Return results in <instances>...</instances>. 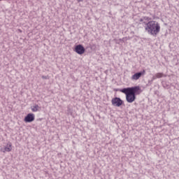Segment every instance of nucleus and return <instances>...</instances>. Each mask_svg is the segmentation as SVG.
<instances>
[{
	"label": "nucleus",
	"mask_w": 179,
	"mask_h": 179,
	"mask_svg": "<svg viewBox=\"0 0 179 179\" xmlns=\"http://www.w3.org/2000/svg\"><path fill=\"white\" fill-rule=\"evenodd\" d=\"M12 150V143L7 144V146H6L4 148H1L0 152H3V153H5V152H10Z\"/></svg>",
	"instance_id": "nucleus-7"
},
{
	"label": "nucleus",
	"mask_w": 179,
	"mask_h": 179,
	"mask_svg": "<svg viewBox=\"0 0 179 179\" xmlns=\"http://www.w3.org/2000/svg\"><path fill=\"white\" fill-rule=\"evenodd\" d=\"M18 31H20V33L22 32V31L21 29H18Z\"/></svg>",
	"instance_id": "nucleus-16"
},
{
	"label": "nucleus",
	"mask_w": 179,
	"mask_h": 179,
	"mask_svg": "<svg viewBox=\"0 0 179 179\" xmlns=\"http://www.w3.org/2000/svg\"><path fill=\"white\" fill-rule=\"evenodd\" d=\"M157 78L160 79V78H163V76H164V74H163V73H157L155 74Z\"/></svg>",
	"instance_id": "nucleus-9"
},
{
	"label": "nucleus",
	"mask_w": 179,
	"mask_h": 179,
	"mask_svg": "<svg viewBox=\"0 0 179 179\" xmlns=\"http://www.w3.org/2000/svg\"><path fill=\"white\" fill-rule=\"evenodd\" d=\"M42 79H50V76H42Z\"/></svg>",
	"instance_id": "nucleus-11"
},
{
	"label": "nucleus",
	"mask_w": 179,
	"mask_h": 179,
	"mask_svg": "<svg viewBox=\"0 0 179 179\" xmlns=\"http://www.w3.org/2000/svg\"><path fill=\"white\" fill-rule=\"evenodd\" d=\"M146 73V71L145 70H143L142 71L134 73L131 76V80H138L143 75H145Z\"/></svg>",
	"instance_id": "nucleus-5"
},
{
	"label": "nucleus",
	"mask_w": 179,
	"mask_h": 179,
	"mask_svg": "<svg viewBox=\"0 0 179 179\" xmlns=\"http://www.w3.org/2000/svg\"><path fill=\"white\" fill-rule=\"evenodd\" d=\"M145 24V31L148 34H151L154 37H156L159 33H160V24L156 21H150L148 22H143Z\"/></svg>",
	"instance_id": "nucleus-2"
},
{
	"label": "nucleus",
	"mask_w": 179,
	"mask_h": 179,
	"mask_svg": "<svg viewBox=\"0 0 179 179\" xmlns=\"http://www.w3.org/2000/svg\"><path fill=\"white\" fill-rule=\"evenodd\" d=\"M25 122H33L34 121V114L29 113L24 119Z\"/></svg>",
	"instance_id": "nucleus-6"
},
{
	"label": "nucleus",
	"mask_w": 179,
	"mask_h": 179,
	"mask_svg": "<svg viewBox=\"0 0 179 179\" xmlns=\"http://www.w3.org/2000/svg\"><path fill=\"white\" fill-rule=\"evenodd\" d=\"M38 105H36L35 106H32L31 108V111H33V113H36L37 111H38Z\"/></svg>",
	"instance_id": "nucleus-8"
},
{
	"label": "nucleus",
	"mask_w": 179,
	"mask_h": 179,
	"mask_svg": "<svg viewBox=\"0 0 179 179\" xmlns=\"http://www.w3.org/2000/svg\"><path fill=\"white\" fill-rule=\"evenodd\" d=\"M143 20H149V17H143Z\"/></svg>",
	"instance_id": "nucleus-12"
},
{
	"label": "nucleus",
	"mask_w": 179,
	"mask_h": 179,
	"mask_svg": "<svg viewBox=\"0 0 179 179\" xmlns=\"http://www.w3.org/2000/svg\"><path fill=\"white\" fill-rule=\"evenodd\" d=\"M74 51L79 55H82L83 54H85V47H83V45H77L75 47Z\"/></svg>",
	"instance_id": "nucleus-4"
},
{
	"label": "nucleus",
	"mask_w": 179,
	"mask_h": 179,
	"mask_svg": "<svg viewBox=\"0 0 179 179\" xmlns=\"http://www.w3.org/2000/svg\"><path fill=\"white\" fill-rule=\"evenodd\" d=\"M143 18H141L140 20H139V22H143Z\"/></svg>",
	"instance_id": "nucleus-14"
},
{
	"label": "nucleus",
	"mask_w": 179,
	"mask_h": 179,
	"mask_svg": "<svg viewBox=\"0 0 179 179\" xmlns=\"http://www.w3.org/2000/svg\"><path fill=\"white\" fill-rule=\"evenodd\" d=\"M155 79H157V77L156 76V74H155V76H154L152 77V80H155Z\"/></svg>",
	"instance_id": "nucleus-13"
},
{
	"label": "nucleus",
	"mask_w": 179,
	"mask_h": 179,
	"mask_svg": "<svg viewBox=\"0 0 179 179\" xmlns=\"http://www.w3.org/2000/svg\"><path fill=\"white\" fill-rule=\"evenodd\" d=\"M140 90L141 87H139V86H135L121 89L120 90V92L126 95V100L127 103H134V101L136 100V94H139Z\"/></svg>",
	"instance_id": "nucleus-1"
},
{
	"label": "nucleus",
	"mask_w": 179,
	"mask_h": 179,
	"mask_svg": "<svg viewBox=\"0 0 179 179\" xmlns=\"http://www.w3.org/2000/svg\"><path fill=\"white\" fill-rule=\"evenodd\" d=\"M78 2H83V0H77Z\"/></svg>",
	"instance_id": "nucleus-15"
},
{
	"label": "nucleus",
	"mask_w": 179,
	"mask_h": 179,
	"mask_svg": "<svg viewBox=\"0 0 179 179\" xmlns=\"http://www.w3.org/2000/svg\"><path fill=\"white\" fill-rule=\"evenodd\" d=\"M111 103L114 107H121V105L124 103V101L121 98L115 97L112 99Z\"/></svg>",
	"instance_id": "nucleus-3"
},
{
	"label": "nucleus",
	"mask_w": 179,
	"mask_h": 179,
	"mask_svg": "<svg viewBox=\"0 0 179 179\" xmlns=\"http://www.w3.org/2000/svg\"><path fill=\"white\" fill-rule=\"evenodd\" d=\"M73 113V110H72V109L69 107L67 108V114L68 115H72Z\"/></svg>",
	"instance_id": "nucleus-10"
}]
</instances>
